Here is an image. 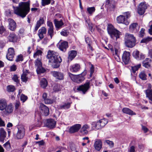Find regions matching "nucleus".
I'll use <instances>...</instances> for the list:
<instances>
[{
  "mask_svg": "<svg viewBox=\"0 0 152 152\" xmlns=\"http://www.w3.org/2000/svg\"><path fill=\"white\" fill-rule=\"evenodd\" d=\"M6 133L4 129L1 128H0V141L3 142L6 137Z\"/></svg>",
  "mask_w": 152,
  "mask_h": 152,
  "instance_id": "nucleus-29",
  "label": "nucleus"
},
{
  "mask_svg": "<svg viewBox=\"0 0 152 152\" xmlns=\"http://www.w3.org/2000/svg\"><path fill=\"white\" fill-rule=\"evenodd\" d=\"M37 73L38 74L43 73L45 71V69L43 68L42 66L37 67L36 69Z\"/></svg>",
  "mask_w": 152,
  "mask_h": 152,
  "instance_id": "nucleus-42",
  "label": "nucleus"
},
{
  "mask_svg": "<svg viewBox=\"0 0 152 152\" xmlns=\"http://www.w3.org/2000/svg\"><path fill=\"white\" fill-rule=\"evenodd\" d=\"M35 65L37 67L42 66V64L41 61V59H37L35 62Z\"/></svg>",
  "mask_w": 152,
  "mask_h": 152,
  "instance_id": "nucleus-51",
  "label": "nucleus"
},
{
  "mask_svg": "<svg viewBox=\"0 0 152 152\" xmlns=\"http://www.w3.org/2000/svg\"><path fill=\"white\" fill-rule=\"evenodd\" d=\"M129 28L130 31L133 33H136L139 31L140 26L137 23H132L130 25Z\"/></svg>",
  "mask_w": 152,
  "mask_h": 152,
  "instance_id": "nucleus-18",
  "label": "nucleus"
},
{
  "mask_svg": "<svg viewBox=\"0 0 152 152\" xmlns=\"http://www.w3.org/2000/svg\"><path fill=\"white\" fill-rule=\"evenodd\" d=\"M46 104H50L53 103V99H50L47 98L43 101Z\"/></svg>",
  "mask_w": 152,
  "mask_h": 152,
  "instance_id": "nucleus-46",
  "label": "nucleus"
},
{
  "mask_svg": "<svg viewBox=\"0 0 152 152\" xmlns=\"http://www.w3.org/2000/svg\"><path fill=\"white\" fill-rule=\"evenodd\" d=\"M105 142L109 145V146L112 148L114 146V143L113 141H110L109 140H106L105 141Z\"/></svg>",
  "mask_w": 152,
  "mask_h": 152,
  "instance_id": "nucleus-49",
  "label": "nucleus"
},
{
  "mask_svg": "<svg viewBox=\"0 0 152 152\" xmlns=\"http://www.w3.org/2000/svg\"><path fill=\"white\" fill-rule=\"evenodd\" d=\"M99 121L97 122H93L92 124V129L93 130H96L101 129L102 127Z\"/></svg>",
  "mask_w": 152,
  "mask_h": 152,
  "instance_id": "nucleus-27",
  "label": "nucleus"
},
{
  "mask_svg": "<svg viewBox=\"0 0 152 152\" xmlns=\"http://www.w3.org/2000/svg\"><path fill=\"white\" fill-rule=\"evenodd\" d=\"M152 39V38H148L146 39H142L140 42L142 43H147L148 42L151 40Z\"/></svg>",
  "mask_w": 152,
  "mask_h": 152,
  "instance_id": "nucleus-59",
  "label": "nucleus"
},
{
  "mask_svg": "<svg viewBox=\"0 0 152 152\" xmlns=\"http://www.w3.org/2000/svg\"><path fill=\"white\" fill-rule=\"evenodd\" d=\"M124 16H125L126 19L127 20L131 16L130 13L129 12H124Z\"/></svg>",
  "mask_w": 152,
  "mask_h": 152,
  "instance_id": "nucleus-60",
  "label": "nucleus"
},
{
  "mask_svg": "<svg viewBox=\"0 0 152 152\" xmlns=\"http://www.w3.org/2000/svg\"><path fill=\"white\" fill-rule=\"evenodd\" d=\"M122 111L124 113H126L129 115H136V113L135 112L127 107H124L123 108Z\"/></svg>",
  "mask_w": 152,
  "mask_h": 152,
  "instance_id": "nucleus-28",
  "label": "nucleus"
},
{
  "mask_svg": "<svg viewBox=\"0 0 152 152\" xmlns=\"http://www.w3.org/2000/svg\"><path fill=\"white\" fill-rule=\"evenodd\" d=\"M59 49L62 51L65 52L68 46V43L66 41L61 40L59 42L57 45Z\"/></svg>",
  "mask_w": 152,
  "mask_h": 152,
  "instance_id": "nucleus-13",
  "label": "nucleus"
},
{
  "mask_svg": "<svg viewBox=\"0 0 152 152\" xmlns=\"http://www.w3.org/2000/svg\"><path fill=\"white\" fill-rule=\"evenodd\" d=\"M51 74L56 79L61 80L64 79V74L61 72L55 71H52L51 72Z\"/></svg>",
  "mask_w": 152,
  "mask_h": 152,
  "instance_id": "nucleus-14",
  "label": "nucleus"
},
{
  "mask_svg": "<svg viewBox=\"0 0 152 152\" xmlns=\"http://www.w3.org/2000/svg\"><path fill=\"white\" fill-rule=\"evenodd\" d=\"M126 38V40H125V44L126 46L129 48H132L135 45L136 41H132L128 40Z\"/></svg>",
  "mask_w": 152,
  "mask_h": 152,
  "instance_id": "nucleus-26",
  "label": "nucleus"
},
{
  "mask_svg": "<svg viewBox=\"0 0 152 152\" xmlns=\"http://www.w3.org/2000/svg\"><path fill=\"white\" fill-rule=\"evenodd\" d=\"M145 30L143 28H141L140 31V33L139 34V36L140 37H143L144 35V31Z\"/></svg>",
  "mask_w": 152,
  "mask_h": 152,
  "instance_id": "nucleus-58",
  "label": "nucleus"
},
{
  "mask_svg": "<svg viewBox=\"0 0 152 152\" xmlns=\"http://www.w3.org/2000/svg\"><path fill=\"white\" fill-rule=\"evenodd\" d=\"M15 89V87L13 86L9 85L7 87V90L9 92H13Z\"/></svg>",
  "mask_w": 152,
  "mask_h": 152,
  "instance_id": "nucleus-47",
  "label": "nucleus"
},
{
  "mask_svg": "<svg viewBox=\"0 0 152 152\" xmlns=\"http://www.w3.org/2000/svg\"><path fill=\"white\" fill-rule=\"evenodd\" d=\"M128 152H135V147L132 146L128 150Z\"/></svg>",
  "mask_w": 152,
  "mask_h": 152,
  "instance_id": "nucleus-62",
  "label": "nucleus"
},
{
  "mask_svg": "<svg viewBox=\"0 0 152 152\" xmlns=\"http://www.w3.org/2000/svg\"><path fill=\"white\" fill-rule=\"evenodd\" d=\"M8 39L9 41L12 42H15L17 40V37L14 34H10L8 37Z\"/></svg>",
  "mask_w": 152,
  "mask_h": 152,
  "instance_id": "nucleus-34",
  "label": "nucleus"
},
{
  "mask_svg": "<svg viewBox=\"0 0 152 152\" xmlns=\"http://www.w3.org/2000/svg\"><path fill=\"white\" fill-rule=\"evenodd\" d=\"M132 55L137 60L143 59L145 58L144 55L140 53L139 51L137 50L133 51Z\"/></svg>",
  "mask_w": 152,
  "mask_h": 152,
  "instance_id": "nucleus-16",
  "label": "nucleus"
},
{
  "mask_svg": "<svg viewBox=\"0 0 152 152\" xmlns=\"http://www.w3.org/2000/svg\"><path fill=\"white\" fill-rule=\"evenodd\" d=\"M130 53L129 52L125 51L124 52L122 56V59L124 62L127 64L129 62L130 58Z\"/></svg>",
  "mask_w": 152,
  "mask_h": 152,
  "instance_id": "nucleus-21",
  "label": "nucleus"
},
{
  "mask_svg": "<svg viewBox=\"0 0 152 152\" xmlns=\"http://www.w3.org/2000/svg\"><path fill=\"white\" fill-rule=\"evenodd\" d=\"M126 38H127L128 40L132 41H136L135 37L133 34H130L129 33L126 34L125 36V40H126Z\"/></svg>",
  "mask_w": 152,
  "mask_h": 152,
  "instance_id": "nucleus-36",
  "label": "nucleus"
},
{
  "mask_svg": "<svg viewBox=\"0 0 152 152\" xmlns=\"http://www.w3.org/2000/svg\"><path fill=\"white\" fill-rule=\"evenodd\" d=\"M81 125L79 124H76L71 126L69 129V132L71 133H74L78 132L81 128Z\"/></svg>",
  "mask_w": 152,
  "mask_h": 152,
  "instance_id": "nucleus-19",
  "label": "nucleus"
},
{
  "mask_svg": "<svg viewBox=\"0 0 152 152\" xmlns=\"http://www.w3.org/2000/svg\"><path fill=\"white\" fill-rule=\"evenodd\" d=\"M40 112L42 114L45 116H47L49 115V109L45 105L43 104H40Z\"/></svg>",
  "mask_w": 152,
  "mask_h": 152,
  "instance_id": "nucleus-11",
  "label": "nucleus"
},
{
  "mask_svg": "<svg viewBox=\"0 0 152 152\" xmlns=\"http://www.w3.org/2000/svg\"><path fill=\"white\" fill-rule=\"evenodd\" d=\"M107 30L111 38L114 39L115 38L116 40L120 37L121 34V32L117 29H115L111 24H109L107 27Z\"/></svg>",
  "mask_w": 152,
  "mask_h": 152,
  "instance_id": "nucleus-4",
  "label": "nucleus"
},
{
  "mask_svg": "<svg viewBox=\"0 0 152 152\" xmlns=\"http://www.w3.org/2000/svg\"><path fill=\"white\" fill-rule=\"evenodd\" d=\"M90 128V126L87 124L83 125L80 129V132L83 135H86L88 133V130Z\"/></svg>",
  "mask_w": 152,
  "mask_h": 152,
  "instance_id": "nucleus-22",
  "label": "nucleus"
},
{
  "mask_svg": "<svg viewBox=\"0 0 152 152\" xmlns=\"http://www.w3.org/2000/svg\"><path fill=\"white\" fill-rule=\"evenodd\" d=\"M80 65L79 64H76L70 66L69 70L72 72H76L80 70Z\"/></svg>",
  "mask_w": 152,
  "mask_h": 152,
  "instance_id": "nucleus-25",
  "label": "nucleus"
},
{
  "mask_svg": "<svg viewBox=\"0 0 152 152\" xmlns=\"http://www.w3.org/2000/svg\"><path fill=\"white\" fill-rule=\"evenodd\" d=\"M54 22L56 30H58L63 27L64 23L61 19L58 20L55 18L54 20Z\"/></svg>",
  "mask_w": 152,
  "mask_h": 152,
  "instance_id": "nucleus-17",
  "label": "nucleus"
},
{
  "mask_svg": "<svg viewBox=\"0 0 152 152\" xmlns=\"http://www.w3.org/2000/svg\"><path fill=\"white\" fill-rule=\"evenodd\" d=\"M48 34L50 36V38L52 39L53 36L54 34L53 29H48Z\"/></svg>",
  "mask_w": 152,
  "mask_h": 152,
  "instance_id": "nucleus-52",
  "label": "nucleus"
},
{
  "mask_svg": "<svg viewBox=\"0 0 152 152\" xmlns=\"http://www.w3.org/2000/svg\"><path fill=\"white\" fill-rule=\"evenodd\" d=\"M18 131L16 134L17 139H20L22 138L25 134V130L23 126H19L18 127Z\"/></svg>",
  "mask_w": 152,
  "mask_h": 152,
  "instance_id": "nucleus-7",
  "label": "nucleus"
},
{
  "mask_svg": "<svg viewBox=\"0 0 152 152\" xmlns=\"http://www.w3.org/2000/svg\"><path fill=\"white\" fill-rule=\"evenodd\" d=\"M23 60V57L22 55H20L18 56L16 61L17 62L20 61H22Z\"/></svg>",
  "mask_w": 152,
  "mask_h": 152,
  "instance_id": "nucleus-61",
  "label": "nucleus"
},
{
  "mask_svg": "<svg viewBox=\"0 0 152 152\" xmlns=\"http://www.w3.org/2000/svg\"><path fill=\"white\" fill-rule=\"evenodd\" d=\"M85 41L86 43L88 44L91 43V41L90 39L88 37H85Z\"/></svg>",
  "mask_w": 152,
  "mask_h": 152,
  "instance_id": "nucleus-63",
  "label": "nucleus"
},
{
  "mask_svg": "<svg viewBox=\"0 0 152 152\" xmlns=\"http://www.w3.org/2000/svg\"><path fill=\"white\" fill-rule=\"evenodd\" d=\"M95 149L98 151H99L102 148V144L101 140L99 139H96L94 145Z\"/></svg>",
  "mask_w": 152,
  "mask_h": 152,
  "instance_id": "nucleus-23",
  "label": "nucleus"
},
{
  "mask_svg": "<svg viewBox=\"0 0 152 152\" xmlns=\"http://www.w3.org/2000/svg\"><path fill=\"white\" fill-rule=\"evenodd\" d=\"M47 85L48 83L46 79L44 78H43L40 82L41 86L43 88H45L47 86Z\"/></svg>",
  "mask_w": 152,
  "mask_h": 152,
  "instance_id": "nucleus-39",
  "label": "nucleus"
},
{
  "mask_svg": "<svg viewBox=\"0 0 152 152\" xmlns=\"http://www.w3.org/2000/svg\"><path fill=\"white\" fill-rule=\"evenodd\" d=\"M27 99V96L23 94H22L20 97V99L23 102H25Z\"/></svg>",
  "mask_w": 152,
  "mask_h": 152,
  "instance_id": "nucleus-53",
  "label": "nucleus"
},
{
  "mask_svg": "<svg viewBox=\"0 0 152 152\" xmlns=\"http://www.w3.org/2000/svg\"><path fill=\"white\" fill-rule=\"evenodd\" d=\"M15 55V52L14 48H9L6 55L7 59L9 61H12Z\"/></svg>",
  "mask_w": 152,
  "mask_h": 152,
  "instance_id": "nucleus-10",
  "label": "nucleus"
},
{
  "mask_svg": "<svg viewBox=\"0 0 152 152\" xmlns=\"http://www.w3.org/2000/svg\"><path fill=\"white\" fill-rule=\"evenodd\" d=\"M4 147L7 150H9L10 148V142L8 141L3 145Z\"/></svg>",
  "mask_w": 152,
  "mask_h": 152,
  "instance_id": "nucleus-48",
  "label": "nucleus"
},
{
  "mask_svg": "<svg viewBox=\"0 0 152 152\" xmlns=\"http://www.w3.org/2000/svg\"><path fill=\"white\" fill-rule=\"evenodd\" d=\"M117 23L119 24H122L128 25L129 24L128 20L126 19L125 16L123 15H120L116 18Z\"/></svg>",
  "mask_w": 152,
  "mask_h": 152,
  "instance_id": "nucleus-9",
  "label": "nucleus"
},
{
  "mask_svg": "<svg viewBox=\"0 0 152 152\" xmlns=\"http://www.w3.org/2000/svg\"><path fill=\"white\" fill-rule=\"evenodd\" d=\"M71 104V103L70 102L65 103L63 104L60 105L59 108L60 109H68L70 107Z\"/></svg>",
  "mask_w": 152,
  "mask_h": 152,
  "instance_id": "nucleus-32",
  "label": "nucleus"
},
{
  "mask_svg": "<svg viewBox=\"0 0 152 152\" xmlns=\"http://www.w3.org/2000/svg\"><path fill=\"white\" fill-rule=\"evenodd\" d=\"M47 25L49 27L48 29H53V26L52 22L50 21H48L47 22Z\"/></svg>",
  "mask_w": 152,
  "mask_h": 152,
  "instance_id": "nucleus-57",
  "label": "nucleus"
},
{
  "mask_svg": "<svg viewBox=\"0 0 152 152\" xmlns=\"http://www.w3.org/2000/svg\"><path fill=\"white\" fill-rule=\"evenodd\" d=\"M14 12L17 15L24 18L30 11V3L29 1L20 2L18 7H13Z\"/></svg>",
  "mask_w": 152,
  "mask_h": 152,
  "instance_id": "nucleus-1",
  "label": "nucleus"
},
{
  "mask_svg": "<svg viewBox=\"0 0 152 152\" xmlns=\"http://www.w3.org/2000/svg\"><path fill=\"white\" fill-rule=\"evenodd\" d=\"M9 23V29L12 31L15 30L16 28V23L12 19H9L8 20Z\"/></svg>",
  "mask_w": 152,
  "mask_h": 152,
  "instance_id": "nucleus-20",
  "label": "nucleus"
},
{
  "mask_svg": "<svg viewBox=\"0 0 152 152\" xmlns=\"http://www.w3.org/2000/svg\"><path fill=\"white\" fill-rule=\"evenodd\" d=\"M102 128L104 127L108 123L107 120L104 118L101 119L99 120Z\"/></svg>",
  "mask_w": 152,
  "mask_h": 152,
  "instance_id": "nucleus-43",
  "label": "nucleus"
},
{
  "mask_svg": "<svg viewBox=\"0 0 152 152\" xmlns=\"http://www.w3.org/2000/svg\"><path fill=\"white\" fill-rule=\"evenodd\" d=\"M139 77L142 80H145L147 79V76L144 71H141L139 75Z\"/></svg>",
  "mask_w": 152,
  "mask_h": 152,
  "instance_id": "nucleus-38",
  "label": "nucleus"
},
{
  "mask_svg": "<svg viewBox=\"0 0 152 152\" xmlns=\"http://www.w3.org/2000/svg\"><path fill=\"white\" fill-rule=\"evenodd\" d=\"M146 97L152 102V90L151 89H148L145 91ZM150 103L152 104V102H150Z\"/></svg>",
  "mask_w": 152,
  "mask_h": 152,
  "instance_id": "nucleus-31",
  "label": "nucleus"
},
{
  "mask_svg": "<svg viewBox=\"0 0 152 152\" xmlns=\"http://www.w3.org/2000/svg\"><path fill=\"white\" fill-rule=\"evenodd\" d=\"M50 0H42V4L43 6L48 4L50 3Z\"/></svg>",
  "mask_w": 152,
  "mask_h": 152,
  "instance_id": "nucleus-54",
  "label": "nucleus"
},
{
  "mask_svg": "<svg viewBox=\"0 0 152 152\" xmlns=\"http://www.w3.org/2000/svg\"><path fill=\"white\" fill-rule=\"evenodd\" d=\"M87 10L88 13L90 15H92V14L95 12V8L94 7H88L87 9Z\"/></svg>",
  "mask_w": 152,
  "mask_h": 152,
  "instance_id": "nucleus-40",
  "label": "nucleus"
},
{
  "mask_svg": "<svg viewBox=\"0 0 152 152\" xmlns=\"http://www.w3.org/2000/svg\"><path fill=\"white\" fill-rule=\"evenodd\" d=\"M56 124V121L52 119H47L45 121V126L50 129L55 127Z\"/></svg>",
  "mask_w": 152,
  "mask_h": 152,
  "instance_id": "nucleus-12",
  "label": "nucleus"
},
{
  "mask_svg": "<svg viewBox=\"0 0 152 152\" xmlns=\"http://www.w3.org/2000/svg\"><path fill=\"white\" fill-rule=\"evenodd\" d=\"M13 107L11 104H7V101L4 99H0V111L3 114L7 115L12 113Z\"/></svg>",
  "mask_w": 152,
  "mask_h": 152,
  "instance_id": "nucleus-3",
  "label": "nucleus"
},
{
  "mask_svg": "<svg viewBox=\"0 0 152 152\" xmlns=\"http://www.w3.org/2000/svg\"><path fill=\"white\" fill-rule=\"evenodd\" d=\"M49 59V62L54 68H57L60 66V63L62 61L61 57L58 56L57 53L53 51H49L47 56Z\"/></svg>",
  "mask_w": 152,
  "mask_h": 152,
  "instance_id": "nucleus-2",
  "label": "nucleus"
},
{
  "mask_svg": "<svg viewBox=\"0 0 152 152\" xmlns=\"http://www.w3.org/2000/svg\"><path fill=\"white\" fill-rule=\"evenodd\" d=\"M63 87L59 84L56 85L53 88V90L55 92H58L63 90Z\"/></svg>",
  "mask_w": 152,
  "mask_h": 152,
  "instance_id": "nucleus-37",
  "label": "nucleus"
},
{
  "mask_svg": "<svg viewBox=\"0 0 152 152\" xmlns=\"http://www.w3.org/2000/svg\"><path fill=\"white\" fill-rule=\"evenodd\" d=\"M151 60L149 58H146L143 61L142 63L144 66L146 68H148L150 66V63L151 62Z\"/></svg>",
  "mask_w": 152,
  "mask_h": 152,
  "instance_id": "nucleus-33",
  "label": "nucleus"
},
{
  "mask_svg": "<svg viewBox=\"0 0 152 152\" xmlns=\"http://www.w3.org/2000/svg\"><path fill=\"white\" fill-rule=\"evenodd\" d=\"M90 84L89 82H87L84 84L79 86L77 88V90L85 94L90 88Z\"/></svg>",
  "mask_w": 152,
  "mask_h": 152,
  "instance_id": "nucleus-6",
  "label": "nucleus"
},
{
  "mask_svg": "<svg viewBox=\"0 0 152 152\" xmlns=\"http://www.w3.org/2000/svg\"><path fill=\"white\" fill-rule=\"evenodd\" d=\"M141 64H139L136 66H134L132 67L131 69V73H134L140 67Z\"/></svg>",
  "mask_w": 152,
  "mask_h": 152,
  "instance_id": "nucleus-41",
  "label": "nucleus"
},
{
  "mask_svg": "<svg viewBox=\"0 0 152 152\" xmlns=\"http://www.w3.org/2000/svg\"><path fill=\"white\" fill-rule=\"evenodd\" d=\"M47 30L44 27H42L38 30V35L40 39H42L44 37V34H46Z\"/></svg>",
  "mask_w": 152,
  "mask_h": 152,
  "instance_id": "nucleus-24",
  "label": "nucleus"
},
{
  "mask_svg": "<svg viewBox=\"0 0 152 152\" xmlns=\"http://www.w3.org/2000/svg\"><path fill=\"white\" fill-rule=\"evenodd\" d=\"M42 52L40 50H37L34 55V57L35 58H37L38 57L42 55Z\"/></svg>",
  "mask_w": 152,
  "mask_h": 152,
  "instance_id": "nucleus-44",
  "label": "nucleus"
},
{
  "mask_svg": "<svg viewBox=\"0 0 152 152\" xmlns=\"http://www.w3.org/2000/svg\"><path fill=\"white\" fill-rule=\"evenodd\" d=\"M44 22V18L41 17L39 20L37 21L34 28V31L36 32L42 24H43Z\"/></svg>",
  "mask_w": 152,
  "mask_h": 152,
  "instance_id": "nucleus-30",
  "label": "nucleus"
},
{
  "mask_svg": "<svg viewBox=\"0 0 152 152\" xmlns=\"http://www.w3.org/2000/svg\"><path fill=\"white\" fill-rule=\"evenodd\" d=\"M23 73L21 75V80L23 82H26L31 77V74L28 70H23Z\"/></svg>",
  "mask_w": 152,
  "mask_h": 152,
  "instance_id": "nucleus-15",
  "label": "nucleus"
},
{
  "mask_svg": "<svg viewBox=\"0 0 152 152\" xmlns=\"http://www.w3.org/2000/svg\"><path fill=\"white\" fill-rule=\"evenodd\" d=\"M19 77L17 75H14L12 77V79L17 84H18L19 83V80L18 79Z\"/></svg>",
  "mask_w": 152,
  "mask_h": 152,
  "instance_id": "nucleus-55",
  "label": "nucleus"
},
{
  "mask_svg": "<svg viewBox=\"0 0 152 152\" xmlns=\"http://www.w3.org/2000/svg\"><path fill=\"white\" fill-rule=\"evenodd\" d=\"M77 52L75 50H72L69 52L68 57V59L72 61L77 55Z\"/></svg>",
  "mask_w": 152,
  "mask_h": 152,
  "instance_id": "nucleus-35",
  "label": "nucleus"
},
{
  "mask_svg": "<svg viewBox=\"0 0 152 152\" xmlns=\"http://www.w3.org/2000/svg\"><path fill=\"white\" fill-rule=\"evenodd\" d=\"M16 66L15 65H13L10 66V69L11 71H14L16 69Z\"/></svg>",
  "mask_w": 152,
  "mask_h": 152,
  "instance_id": "nucleus-64",
  "label": "nucleus"
},
{
  "mask_svg": "<svg viewBox=\"0 0 152 152\" xmlns=\"http://www.w3.org/2000/svg\"><path fill=\"white\" fill-rule=\"evenodd\" d=\"M90 65V77H91L94 72V66L90 62L89 63Z\"/></svg>",
  "mask_w": 152,
  "mask_h": 152,
  "instance_id": "nucleus-45",
  "label": "nucleus"
},
{
  "mask_svg": "<svg viewBox=\"0 0 152 152\" xmlns=\"http://www.w3.org/2000/svg\"><path fill=\"white\" fill-rule=\"evenodd\" d=\"M147 8V5L145 2H141L138 5L137 8V12L140 15H143Z\"/></svg>",
  "mask_w": 152,
  "mask_h": 152,
  "instance_id": "nucleus-8",
  "label": "nucleus"
},
{
  "mask_svg": "<svg viewBox=\"0 0 152 152\" xmlns=\"http://www.w3.org/2000/svg\"><path fill=\"white\" fill-rule=\"evenodd\" d=\"M86 74V71L85 70L80 74L77 75H74L70 72L68 73V75L71 80L73 81L78 83H81L84 80V76Z\"/></svg>",
  "mask_w": 152,
  "mask_h": 152,
  "instance_id": "nucleus-5",
  "label": "nucleus"
},
{
  "mask_svg": "<svg viewBox=\"0 0 152 152\" xmlns=\"http://www.w3.org/2000/svg\"><path fill=\"white\" fill-rule=\"evenodd\" d=\"M69 33V32H68L67 30L64 29L62 30L60 33V34L61 35L65 37L67 36Z\"/></svg>",
  "mask_w": 152,
  "mask_h": 152,
  "instance_id": "nucleus-50",
  "label": "nucleus"
},
{
  "mask_svg": "<svg viewBox=\"0 0 152 152\" xmlns=\"http://www.w3.org/2000/svg\"><path fill=\"white\" fill-rule=\"evenodd\" d=\"M115 55L116 56H118V55H119V47L118 46L115 47Z\"/></svg>",
  "mask_w": 152,
  "mask_h": 152,
  "instance_id": "nucleus-56",
  "label": "nucleus"
}]
</instances>
